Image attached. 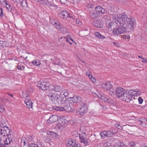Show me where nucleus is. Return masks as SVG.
Here are the masks:
<instances>
[{
    "mask_svg": "<svg viewBox=\"0 0 147 147\" xmlns=\"http://www.w3.org/2000/svg\"><path fill=\"white\" fill-rule=\"evenodd\" d=\"M146 121L145 119H143V121H140V124L144 127H146V123L145 121Z\"/></svg>",
    "mask_w": 147,
    "mask_h": 147,
    "instance_id": "36",
    "label": "nucleus"
},
{
    "mask_svg": "<svg viewBox=\"0 0 147 147\" xmlns=\"http://www.w3.org/2000/svg\"><path fill=\"white\" fill-rule=\"evenodd\" d=\"M55 85H49L48 89L49 91H54V90Z\"/></svg>",
    "mask_w": 147,
    "mask_h": 147,
    "instance_id": "35",
    "label": "nucleus"
},
{
    "mask_svg": "<svg viewBox=\"0 0 147 147\" xmlns=\"http://www.w3.org/2000/svg\"><path fill=\"white\" fill-rule=\"evenodd\" d=\"M112 19L118 26L122 27V28L119 27L113 30V33L115 36L123 34L128 28L132 29L136 25L135 19L129 17L128 16L124 13L118 14L116 16H113Z\"/></svg>",
    "mask_w": 147,
    "mask_h": 147,
    "instance_id": "1",
    "label": "nucleus"
},
{
    "mask_svg": "<svg viewBox=\"0 0 147 147\" xmlns=\"http://www.w3.org/2000/svg\"><path fill=\"white\" fill-rule=\"evenodd\" d=\"M11 131L9 129V128H8V129H7L6 131H5V134H6V136H7L8 137H10L11 136Z\"/></svg>",
    "mask_w": 147,
    "mask_h": 147,
    "instance_id": "34",
    "label": "nucleus"
},
{
    "mask_svg": "<svg viewBox=\"0 0 147 147\" xmlns=\"http://www.w3.org/2000/svg\"><path fill=\"white\" fill-rule=\"evenodd\" d=\"M49 85V82L43 81L38 82V86L39 88H40L42 90H45L48 89Z\"/></svg>",
    "mask_w": 147,
    "mask_h": 147,
    "instance_id": "7",
    "label": "nucleus"
},
{
    "mask_svg": "<svg viewBox=\"0 0 147 147\" xmlns=\"http://www.w3.org/2000/svg\"><path fill=\"white\" fill-rule=\"evenodd\" d=\"M80 0H73V3L74 5H77L79 3Z\"/></svg>",
    "mask_w": 147,
    "mask_h": 147,
    "instance_id": "39",
    "label": "nucleus"
},
{
    "mask_svg": "<svg viewBox=\"0 0 147 147\" xmlns=\"http://www.w3.org/2000/svg\"><path fill=\"white\" fill-rule=\"evenodd\" d=\"M116 130L113 129H110L109 130H104L100 133L101 137L103 139L106 137L112 136L113 135V132H116Z\"/></svg>",
    "mask_w": 147,
    "mask_h": 147,
    "instance_id": "5",
    "label": "nucleus"
},
{
    "mask_svg": "<svg viewBox=\"0 0 147 147\" xmlns=\"http://www.w3.org/2000/svg\"><path fill=\"white\" fill-rule=\"evenodd\" d=\"M57 94H56L51 93H50L48 95L50 99H51L52 101L55 104L56 100V98H55V97H57Z\"/></svg>",
    "mask_w": 147,
    "mask_h": 147,
    "instance_id": "16",
    "label": "nucleus"
},
{
    "mask_svg": "<svg viewBox=\"0 0 147 147\" xmlns=\"http://www.w3.org/2000/svg\"><path fill=\"white\" fill-rule=\"evenodd\" d=\"M41 3L43 5L48 6L51 7L52 6H55V5L53 6L50 3L49 1H48L47 0H43Z\"/></svg>",
    "mask_w": 147,
    "mask_h": 147,
    "instance_id": "24",
    "label": "nucleus"
},
{
    "mask_svg": "<svg viewBox=\"0 0 147 147\" xmlns=\"http://www.w3.org/2000/svg\"><path fill=\"white\" fill-rule=\"evenodd\" d=\"M101 99L105 101L111 103V100L108 97H106L105 96H101L100 97Z\"/></svg>",
    "mask_w": 147,
    "mask_h": 147,
    "instance_id": "26",
    "label": "nucleus"
},
{
    "mask_svg": "<svg viewBox=\"0 0 147 147\" xmlns=\"http://www.w3.org/2000/svg\"><path fill=\"white\" fill-rule=\"evenodd\" d=\"M21 2H20L21 6L22 7H26L27 5V4L26 0H21Z\"/></svg>",
    "mask_w": 147,
    "mask_h": 147,
    "instance_id": "32",
    "label": "nucleus"
},
{
    "mask_svg": "<svg viewBox=\"0 0 147 147\" xmlns=\"http://www.w3.org/2000/svg\"><path fill=\"white\" fill-rule=\"evenodd\" d=\"M65 120L64 119H62L59 121L58 123L57 124L56 128L60 130H62L65 126Z\"/></svg>",
    "mask_w": 147,
    "mask_h": 147,
    "instance_id": "12",
    "label": "nucleus"
},
{
    "mask_svg": "<svg viewBox=\"0 0 147 147\" xmlns=\"http://www.w3.org/2000/svg\"><path fill=\"white\" fill-rule=\"evenodd\" d=\"M27 137L28 138L30 139H32V137L29 135H27Z\"/></svg>",
    "mask_w": 147,
    "mask_h": 147,
    "instance_id": "63",
    "label": "nucleus"
},
{
    "mask_svg": "<svg viewBox=\"0 0 147 147\" xmlns=\"http://www.w3.org/2000/svg\"><path fill=\"white\" fill-rule=\"evenodd\" d=\"M14 3H19L20 2H21V0H11Z\"/></svg>",
    "mask_w": 147,
    "mask_h": 147,
    "instance_id": "56",
    "label": "nucleus"
},
{
    "mask_svg": "<svg viewBox=\"0 0 147 147\" xmlns=\"http://www.w3.org/2000/svg\"><path fill=\"white\" fill-rule=\"evenodd\" d=\"M113 43L114 45H115V46H116L117 47H119L120 46V45H119V44H118L117 42H113Z\"/></svg>",
    "mask_w": 147,
    "mask_h": 147,
    "instance_id": "57",
    "label": "nucleus"
},
{
    "mask_svg": "<svg viewBox=\"0 0 147 147\" xmlns=\"http://www.w3.org/2000/svg\"><path fill=\"white\" fill-rule=\"evenodd\" d=\"M141 147H147V143L143 142L141 146Z\"/></svg>",
    "mask_w": 147,
    "mask_h": 147,
    "instance_id": "49",
    "label": "nucleus"
},
{
    "mask_svg": "<svg viewBox=\"0 0 147 147\" xmlns=\"http://www.w3.org/2000/svg\"><path fill=\"white\" fill-rule=\"evenodd\" d=\"M67 147H81L80 145L77 143L74 140L69 139L66 144Z\"/></svg>",
    "mask_w": 147,
    "mask_h": 147,
    "instance_id": "9",
    "label": "nucleus"
},
{
    "mask_svg": "<svg viewBox=\"0 0 147 147\" xmlns=\"http://www.w3.org/2000/svg\"><path fill=\"white\" fill-rule=\"evenodd\" d=\"M76 21L77 23V24L78 25L80 26L82 24V22L76 19Z\"/></svg>",
    "mask_w": 147,
    "mask_h": 147,
    "instance_id": "47",
    "label": "nucleus"
},
{
    "mask_svg": "<svg viewBox=\"0 0 147 147\" xmlns=\"http://www.w3.org/2000/svg\"><path fill=\"white\" fill-rule=\"evenodd\" d=\"M12 138L9 137L5 139L4 141V144L3 145L4 147H9L11 143L12 142Z\"/></svg>",
    "mask_w": 147,
    "mask_h": 147,
    "instance_id": "15",
    "label": "nucleus"
},
{
    "mask_svg": "<svg viewBox=\"0 0 147 147\" xmlns=\"http://www.w3.org/2000/svg\"><path fill=\"white\" fill-rule=\"evenodd\" d=\"M57 136V134L52 131L48 132L47 133L46 136L47 137H49L52 139H55L56 138Z\"/></svg>",
    "mask_w": 147,
    "mask_h": 147,
    "instance_id": "19",
    "label": "nucleus"
},
{
    "mask_svg": "<svg viewBox=\"0 0 147 147\" xmlns=\"http://www.w3.org/2000/svg\"><path fill=\"white\" fill-rule=\"evenodd\" d=\"M95 9L96 11L98 13H105V10L103 8L100 6H98L95 7Z\"/></svg>",
    "mask_w": 147,
    "mask_h": 147,
    "instance_id": "22",
    "label": "nucleus"
},
{
    "mask_svg": "<svg viewBox=\"0 0 147 147\" xmlns=\"http://www.w3.org/2000/svg\"><path fill=\"white\" fill-rule=\"evenodd\" d=\"M94 35L96 37L101 39H103L105 38V37L102 35L98 32H95L94 33Z\"/></svg>",
    "mask_w": 147,
    "mask_h": 147,
    "instance_id": "28",
    "label": "nucleus"
},
{
    "mask_svg": "<svg viewBox=\"0 0 147 147\" xmlns=\"http://www.w3.org/2000/svg\"><path fill=\"white\" fill-rule=\"evenodd\" d=\"M127 90L121 88H118L115 90L114 95L116 94L117 96L120 98Z\"/></svg>",
    "mask_w": 147,
    "mask_h": 147,
    "instance_id": "11",
    "label": "nucleus"
},
{
    "mask_svg": "<svg viewBox=\"0 0 147 147\" xmlns=\"http://www.w3.org/2000/svg\"><path fill=\"white\" fill-rule=\"evenodd\" d=\"M88 108L87 105L84 103H82L77 112V114L78 115L83 116L86 113L87 111Z\"/></svg>",
    "mask_w": 147,
    "mask_h": 147,
    "instance_id": "6",
    "label": "nucleus"
},
{
    "mask_svg": "<svg viewBox=\"0 0 147 147\" xmlns=\"http://www.w3.org/2000/svg\"><path fill=\"white\" fill-rule=\"evenodd\" d=\"M50 22L51 24L54 25V26L56 25L57 23V21H54L53 19H51Z\"/></svg>",
    "mask_w": 147,
    "mask_h": 147,
    "instance_id": "44",
    "label": "nucleus"
},
{
    "mask_svg": "<svg viewBox=\"0 0 147 147\" xmlns=\"http://www.w3.org/2000/svg\"><path fill=\"white\" fill-rule=\"evenodd\" d=\"M8 127L5 126H2L1 124H0V130L1 131V134L3 136L5 135V132Z\"/></svg>",
    "mask_w": 147,
    "mask_h": 147,
    "instance_id": "20",
    "label": "nucleus"
},
{
    "mask_svg": "<svg viewBox=\"0 0 147 147\" xmlns=\"http://www.w3.org/2000/svg\"><path fill=\"white\" fill-rule=\"evenodd\" d=\"M69 94V93L68 91L67 90H64L61 92L60 95L62 97L63 99L65 100V99H67L66 98Z\"/></svg>",
    "mask_w": 147,
    "mask_h": 147,
    "instance_id": "18",
    "label": "nucleus"
},
{
    "mask_svg": "<svg viewBox=\"0 0 147 147\" xmlns=\"http://www.w3.org/2000/svg\"><path fill=\"white\" fill-rule=\"evenodd\" d=\"M79 138L80 142L85 145H88L90 144V140L87 138L85 134H80Z\"/></svg>",
    "mask_w": 147,
    "mask_h": 147,
    "instance_id": "8",
    "label": "nucleus"
},
{
    "mask_svg": "<svg viewBox=\"0 0 147 147\" xmlns=\"http://www.w3.org/2000/svg\"><path fill=\"white\" fill-rule=\"evenodd\" d=\"M94 25L95 27L98 28L101 27L103 26L102 22L98 20H96L94 22Z\"/></svg>",
    "mask_w": 147,
    "mask_h": 147,
    "instance_id": "25",
    "label": "nucleus"
},
{
    "mask_svg": "<svg viewBox=\"0 0 147 147\" xmlns=\"http://www.w3.org/2000/svg\"><path fill=\"white\" fill-rule=\"evenodd\" d=\"M30 147H37V146L35 144H31L30 145Z\"/></svg>",
    "mask_w": 147,
    "mask_h": 147,
    "instance_id": "55",
    "label": "nucleus"
},
{
    "mask_svg": "<svg viewBox=\"0 0 147 147\" xmlns=\"http://www.w3.org/2000/svg\"><path fill=\"white\" fill-rule=\"evenodd\" d=\"M24 102L28 108H32L33 102L31 100L28 99H26L24 101Z\"/></svg>",
    "mask_w": 147,
    "mask_h": 147,
    "instance_id": "21",
    "label": "nucleus"
},
{
    "mask_svg": "<svg viewBox=\"0 0 147 147\" xmlns=\"http://www.w3.org/2000/svg\"><path fill=\"white\" fill-rule=\"evenodd\" d=\"M32 63L34 66H39L41 64L40 61L37 59L33 60L32 61Z\"/></svg>",
    "mask_w": 147,
    "mask_h": 147,
    "instance_id": "29",
    "label": "nucleus"
},
{
    "mask_svg": "<svg viewBox=\"0 0 147 147\" xmlns=\"http://www.w3.org/2000/svg\"><path fill=\"white\" fill-rule=\"evenodd\" d=\"M3 144L2 142V138L0 137V147H4Z\"/></svg>",
    "mask_w": 147,
    "mask_h": 147,
    "instance_id": "50",
    "label": "nucleus"
},
{
    "mask_svg": "<svg viewBox=\"0 0 147 147\" xmlns=\"http://www.w3.org/2000/svg\"><path fill=\"white\" fill-rule=\"evenodd\" d=\"M90 80L92 82H96V79L94 78L93 77L91 78Z\"/></svg>",
    "mask_w": 147,
    "mask_h": 147,
    "instance_id": "60",
    "label": "nucleus"
},
{
    "mask_svg": "<svg viewBox=\"0 0 147 147\" xmlns=\"http://www.w3.org/2000/svg\"><path fill=\"white\" fill-rule=\"evenodd\" d=\"M60 0V1H61V3L62 4H65L67 2V0Z\"/></svg>",
    "mask_w": 147,
    "mask_h": 147,
    "instance_id": "48",
    "label": "nucleus"
},
{
    "mask_svg": "<svg viewBox=\"0 0 147 147\" xmlns=\"http://www.w3.org/2000/svg\"><path fill=\"white\" fill-rule=\"evenodd\" d=\"M116 127L117 128L119 129H123V127L119 125H117Z\"/></svg>",
    "mask_w": 147,
    "mask_h": 147,
    "instance_id": "52",
    "label": "nucleus"
},
{
    "mask_svg": "<svg viewBox=\"0 0 147 147\" xmlns=\"http://www.w3.org/2000/svg\"><path fill=\"white\" fill-rule=\"evenodd\" d=\"M46 137H47L46 138V140L47 142L51 141L52 140L51 138L49 137H47V136Z\"/></svg>",
    "mask_w": 147,
    "mask_h": 147,
    "instance_id": "53",
    "label": "nucleus"
},
{
    "mask_svg": "<svg viewBox=\"0 0 147 147\" xmlns=\"http://www.w3.org/2000/svg\"><path fill=\"white\" fill-rule=\"evenodd\" d=\"M130 94H129V91L128 92L127 90H126L123 96H122L120 99L123 101L129 102L131 99V97Z\"/></svg>",
    "mask_w": 147,
    "mask_h": 147,
    "instance_id": "10",
    "label": "nucleus"
},
{
    "mask_svg": "<svg viewBox=\"0 0 147 147\" xmlns=\"http://www.w3.org/2000/svg\"><path fill=\"white\" fill-rule=\"evenodd\" d=\"M55 26L57 29L59 30L62 32L65 31V30L66 29L64 27H63L60 24L58 23V24L57 23L55 25Z\"/></svg>",
    "mask_w": 147,
    "mask_h": 147,
    "instance_id": "23",
    "label": "nucleus"
},
{
    "mask_svg": "<svg viewBox=\"0 0 147 147\" xmlns=\"http://www.w3.org/2000/svg\"><path fill=\"white\" fill-rule=\"evenodd\" d=\"M142 59H143V61H141L142 62H144L145 63H147V59H144L143 58H142Z\"/></svg>",
    "mask_w": 147,
    "mask_h": 147,
    "instance_id": "58",
    "label": "nucleus"
},
{
    "mask_svg": "<svg viewBox=\"0 0 147 147\" xmlns=\"http://www.w3.org/2000/svg\"><path fill=\"white\" fill-rule=\"evenodd\" d=\"M114 24V23L113 22H110L108 24V27L109 28L112 29V27L113 26Z\"/></svg>",
    "mask_w": 147,
    "mask_h": 147,
    "instance_id": "40",
    "label": "nucleus"
},
{
    "mask_svg": "<svg viewBox=\"0 0 147 147\" xmlns=\"http://www.w3.org/2000/svg\"><path fill=\"white\" fill-rule=\"evenodd\" d=\"M0 2L1 4H6V5H7L9 7V5L7 4V2L6 0H0Z\"/></svg>",
    "mask_w": 147,
    "mask_h": 147,
    "instance_id": "41",
    "label": "nucleus"
},
{
    "mask_svg": "<svg viewBox=\"0 0 147 147\" xmlns=\"http://www.w3.org/2000/svg\"><path fill=\"white\" fill-rule=\"evenodd\" d=\"M5 112L4 107L2 105H0V112Z\"/></svg>",
    "mask_w": 147,
    "mask_h": 147,
    "instance_id": "43",
    "label": "nucleus"
},
{
    "mask_svg": "<svg viewBox=\"0 0 147 147\" xmlns=\"http://www.w3.org/2000/svg\"><path fill=\"white\" fill-rule=\"evenodd\" d=\"M5 100L9 102H11L12 101V100L9 98H5Z\"/></svg>",
    "mask_w": 147,
    "mask_h": 147,
    "instance_id": "59",
    "label": "nucleus"
},
{
    "mask_svg": "<svg viewBox=\"0 0 147 147\" xmlns=\"http://www.w3.org/2000/svg\"><path fill=\"white\" fill-rule=\"evenodd\" d=\"M123 37L124 38L128 39L130 38L129 35H123Z\"/></svg>",
    "mask_w": 147,
    "mask_h": 147,
    "instance_id": "51",
    "label": "nucleus"
},
{
    "mask_svg": "<svg viewBox=\"0 0 147 147\" xmlns=\"http://www.w3.org/2000/svg\"><path fill=\"white\" fill-rule=\"evenodd\" d=\"M0 9H1V13H0V16L2 17V16H3V12L2 11H3V9H2V8H1Z\"/></svg>",
    "mask_w": 147,
    "mask_h": 147,
    "instance_id": "62",
    "label": "nucleus"
},
{
    "mask_svg": "<svg viewBox=\"0 0 147 147\" xmlns=\"http://www.w3.org/2000/svg\"><path fill=\"white\" fill-rule=\"evenodd\" d=\"M89 15L92 18H96L98 15V14L96 13H95L93 11H91L89 13Z\"/></svg>",
    "mask_w": 147,
    "mask_h": 147,
    "instance_id": "31",
    "label": "nucleus"
},
{
    "mask_svg": "<svg viewBox=\"0 0 147 147\" xmlns=\"http://www.w3.org/2000/svg\"><path fill=\"white\" fill-rule=\"evenodd\" d=\"M22 143H23L24 144V145H26V142L24 140V139H23V138H22Z\"/></svg>",
    "mask_w": 147,
    "mask_h": 147,
    "instance_id": "61",
    "label": "nucleus"
},
{
    "mask_svg": "<svg viewBox=\"0 0 147 147\" xmlns=\"http://www.w3.org/2000/svg\"><path fill=\"white\" fill-rule=\"evenodd\" d=\"M80 101L78 98L76 96H74L73 97H70L65 99V101H64L65 104V107L64 108H61L63 109H64L65 111H71V103L75 102H79Z\"/></svg>",
    "mask_w": 147,
    "mask_h": 147,
    "instance_id": "2",
    "label": "nucleus"
},
{
    "mask_svg": "<svg viewBox=\"0 0 147 147\" xmlns=\"http://www.w3.org/2000/svg\"><path fill=\"white\" fill-rule=\"evenodd\" d=\"M61 90V88L59 86L57 85H55L54 92H59Z\"/></svg>",
    "mask_w": 147,
    "mask_h": 147,
    "instance_id": "33",
    "label": "nucleus"
},
{
    "mask_svg": "<svg viewBox=\"0 0 147 147\" xmlns=\"http://www.w3.org/2000/svg\"><path fill=\"white\" fill-rule=\"evenodd\" d=\"M108 13L110 15H112L114 13V12L111 10H110L108 11Z\"/></svg>",
    "mask_w": 147,
    "mask_h": 147,
    "instance_id": "54",
    "label": "nucleus"
},
{
    "mask_svg": "<svg viewBox=\"0 0 147 147\" xmlns=\"http://www.w3.org/2000/svg\"><path fill=\"white\" fill-rule=\"evenodd\" d=\"M44 144L40 142H38L37 146L38 147H44Z\"/></svg>",
    "mask_w": 147,
    "mask_h": 147,
    "instance_id": "42",
    "label": "nucleus"
},
{
    "mask_svg": "<svg viewBox=\"0 0 147 147\" xmlns=\"http://www.w3.org/2000/svg\"><path fill=\"white\" fill-rule=\"evenodd\" d=\"M17 68L19 70H23L24 69V66L22 65H17Z\"/></svg>",
    "mask_w": 147,
    "mask_h": 147,
    "instance_id": "38",
    "label": "nucleus"
},
{
    "mask_svg": "<svg viewBox=\"0 0 147 147\" xmlns=\"http://www.w3.org/2000/svg\"><path fill=\"white\" fill-rule=\"evenodd\" d=\"M56 98V102H55V105H60V106L57 107L55 108V109L57 111H65L64 109H62L61 108H64L65 107V104L64 101H65V99L64 100L62 97L60 95H57V97H55Z\"/></svg>",
    "mask_w": 147,
    "mask_h": 147,
    "instance_id": "3",
    "label": "nucleus"
},
{
    "mask_svg": "<svg viewBox=\"0 0 147 147\" xmlns=\"http://www.w3.org/2000/svg\"><path fill=\"white\" fill-rule=\"evenodd\" d=\"M58 119V118L57 115H53L49 118L48 122L50 123H52L56 121Z\"/></svg>",
    "mask_w": 147,
    "mask_h": 147,
    "instance_id": "17",
    "label": "nucleus"
},
{
    "mask_svg": "<svg viewBox=\"0 0 147 147\" xmlns=\"http://www.w3.org/2000/svg\"><path fill=\"white\" fill-rule=\"evenodd\" d=\"M102 87L104 90L109 91V94L112 96L114 95L115 93V90L113 88V86L110 82H105L102 84Z\"/></svg>",
    "mask_w": 147,
    "mask_h": 147,
    "instance_id": "4",
    "label": "nucleus"
},
{
    "mask_svg": "<svg viewBox=\"0 0 147 147\" xmlns=\"http://www.w3.org/2000/svg\"><path fill=\"white\" fill-rule=\"evenodd\" d=\"M60 61L58 59L55 58L54 59V64L55 65H59Z\"/></svg>",
    "mask_w": 147,
    "mask_h": 147,
    "instance_id": "37",
    "label": "nucleus"
},
{
    "mask_svg": "<svg viewBox=\"0 0 147 147\" xmlns=\"http://www.w3.org/2000/svg\"><path fill=\"white\" fill-rule=\"evenodd\" d=\"M129 94L131 96H139L142 94L140 90L138 89H134V90H130L129 91Z\"/></svg>",
    "mask_w": 147,
    "mask_h": 147,
    "instance_id": "13",
    "label": "nucleus"
},
{
    "mask_svg": "<svg viewBox=\"0 0 147 147\" xmlns=\"http://www.w3.org/2000/svg\"><path fill=\"white\" fill-rule=\"evenodd\" d=\"M86 131L85 127H81L79 130V134H85Z\"/></svg>",
    "mask_w": 147,
    "mask_h": 147,
    "instance_id": "30",
    "label": "nucleus"
},
{
    "mask_svg": "<svg viewBox=\"0 0 147 147\" xmlns=\"http://www.w3.org/2000/svg\"><path fill=\"white\" fill-rule=\"evenodd\" d=\"M58 16L61 18L65 19L69 16V15L66 11L63 10L59 13Z\"/></svg>",
    "mask_w": 147,
    "mask_h": 147,
    "instance_id": "14",
    "label": "nucleus"
},
{
    "mask_svg": "<svg viewBox=\"0 0 147 147\" xmlns=\"http://www.w3.org/2000/svg\"><path fill=\"white\" fill-rule=\"evenodd\" d=\"M138 100L139 104H142V103L143 102V100L141 97H139L138 99Z\"/></svg>",
    "mask_w": 147,
    "mask_h": 147,
    "instance_id": "46",
    "label": "nucleus"
},
{
    "mask_svg": "<svg viewBox=\"0 0 147 147\" xmlns=\"http://www.w3.org/2000/svg\"><path fill=\"white\" fill-rule=\"evenodd\" d=\"M115 147H127V146L123 143L118 142L116 143Z\"/></svg>",
    "mask_w": 147,
    "mask_h": 147,
    "instance_id": "27",
    "label": "nucleus"
},
{
    "mask_svg": "<svg viewBox=\"0 0 147 147\" xmlns=\"http://www.w3.org/2000/svg\"><path fill=\"white\" fill-rule=\"evenodd\" d=\"M134 143H133L132 144H131L130 147H134V145H135V144H134Z\"/></svg>",
    "mask_w": 147,
    "mask_h": 147,
    "instance_id": "64",
    "label": "nucleus"
},
{
    "mask_svg": "<svg viewBox=\"0 0 147 147\" xmlns=\"http://www.w3.org/2000/svg\"><path fill=\"white\" fill-rule=\"evenodd\" d=\"M63 38L66 39V40L67 42H69V41L70 40V37L69 36V35H68V36L64 37Z\"/></svg>",
    "mask_w": 147,
    "mask_h": 147,
    "instance_id": "45",
    "label": "nucleus"
}]
</instances>
